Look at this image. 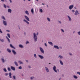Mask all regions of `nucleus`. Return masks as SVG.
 I'll return each instance as SVG.
<instances>
[{
    "mask_svg": "<svg viewBox=\"0 0 80 80\" xmlns=\"http://www.w3.org/2000/svg\"><path fill=\"white\" fill-rule=\"evenodd\" d=\"M34 78V77H32L31 78V80H32V79H33V78Z\"/></svg>",
    "mask_w": 80,
    "mask_h": 80,
    "instance_id": "39",
    "label": "nucleus"
},
{
    "mask_svg": "<svg viewBox=\"0 0 80 80\" xmlns=\"http://www.w3.org/2000/svg\"><path fill=\"white\" fill-rule=\"evenodd\" d=\"M47 20H48V21H49V22H50V19H49V18H47Z\"/></svg>",
    "mask_w": 80,
    "mask_h": 80,
    "instance_id": "29",
    "label": "nucleus"
},
{
    "mask_svg": "<svg viewBox=\"0 0 80 80\" xmlns=\"http://www.w3.org/2000/svg\"><path fill=\"white\" fill-rule=\"evenodd\" d=\"M58 57H59L60 58H63V56H59Z\"/></svg>",
    "mask_w": 80,
    "mask_h": 80,
    "instance_id": "28",
    "label": "nucleus"
},
{
    "mask_svg": "<svg viewBox=\"0 0 80 80\" xmlns=\"http://www.w3.org/2000/svg\"><path fill=\"white\" fill-rule=\"evenodd\" d=\"M23 21H24V22H26V23H27L28 24H29V22H28V21H27V20L25 19H24Z\"/></svg>",
    "mask_w": 80,
    "mask_h": 80,
    "instance_id": "11",
    "label": "nucleus"
},
{
    "mask_svg": "<svg viewBox=\"0 0 80 80\" xmlns=\"http://www.w3.org/2000/svg\"><path fill=\"white\" fill-rule=\"evenodd\" d=\"M9 76L10 78H12V73H11V72H9Z\"/></svg>",
    "mask_w": 80,
    "mask_h": 80,
    "instance_id": "14",
    "label": "nucleus"
},
{
    "mask_svg": "<svg viewBox=\"0 0 80 80\" xmlns=\"http://www.w3.org/2000/svg\"><path fill=\"white\" fill-rule=\"evenodd\" d=\"M16 77H15V76H13V78L14 80H15V79H16V78H15Z\"/></svg>",
    "mask_w": 80,
    "mask_h": 80,
    "instance_id": "33",
    "label": "nucleus"
},
{
    "mask_svg": "<svg viewBox=\"0 0 80 80\" xmlns=\"http://www.w3.org/2000/svg\"><path fill=\"white\" fill-rule=\"evenodd\" d=\"M72 12H75V10H72Z\"/></svg>",
    "mask_w": 80,
    "mask_h": 80,
    "instance_id": "48",
    "label": "nucleus"
},
{
    "mask_svg": "<svg viewBox=\"0 0 80 80\" xmlns=\"http://www.w3.org/2000/svg\"><path fill=\"white\" fill-rule=\"evenodd\" d=\"M70 55H72V54L70 53Z\"/></svg>",
    "mask_w": 80,
    "mask_h": 80,
    "instance_id": "60",
    "label": "nucleus"
},
{
    "mask_svg": "<svg viewBox=\"0 0 80 80\" xmlns=\"http://www.w3.org/2000/svg\"><path fill=\"white\" fill-rule=\"evenodd\" d=\"M14 63L15 65H16V66H17V67H18V64L17 63V62L16 61L14 62Z\"/></svg>",
    "mask_w": 80,
    "mask_h": 80,
    "instance_id": "18",
    "label": "nucleus"
},
{
    "mask_svg": "<svg viewBox=\"0 0 80 80\" xmlns=\"http://www.w3.org/2000/svg\"><path fill=\"white\" fill-rule=\"evenodd\" d=\"M46 6H47V7H48V6L47 5H46Z\"/></svg>",
    "mask_w": 80,
    "mask_h": 80,
    "instance_id": "55",
    "label": "nucleus"
},
{
    "mask_svg": "<svg viewBox=\"0 0 80 80\" xmlns=\"http://www.w3.org/2000/svg\"><path fill=\"white\" fill-rule=\"evenodd\" d=\"M45 69L46 70V71L47 72H49V69H48V68H47V67H45Z\"/></svg>",
    "mask_w": 80,
    "mask_h": 80,
    "instance_id": "6",
    "label": "nucleus"
},
{
    "mask_svg": "<svg viewBox=\"0 0 80 80\" xmlns=\"http://www.w3.org/2000/svg\"><path fill=\"white\" fill-rule=\"evenodd\" d=\"M8 70L9 71H10L11 70V69H10V68H8Z\"/></svg>",
    "mask_w": 80,
    "mask_h": 80,
    "instance_id": "37",
    "label": "nucleus"
},
{
    "mask_svg": "<svg viewBox=\"0 0 80 80\" xmlns=\"http://www.w3.org/2000/svg\"><path fill=\"white\" fill-rule=\"evenodd\" d=\"M61 30L62 32H64V30H63L62 29H61Z\"/></svg>",
    "mask_w": 80,
    "mask_h": 80,
    "instance_id": "45",
    "label": "nucleus"
},
{
    "mask_svg": "<svg viewBox=\"0 0 80 80\" xmlns=\"http://www.w3.org/2000/svg\"><path fill=\"white\" fill-rule=\"evenodd\" d=\"M54 47L55 48H57V49H59V48H58V47L57 46H54Z\"/></svg>",
    "mask_w": 80,
    "mask_h": 80,
    "instance_id": "12",
    "label": "nucleus"
},
{
    "mask_svg": "<svg viewBox=\"0 0 80 80\" xmlns=\"http://www.w3.org/2000/svg\"><path fill=\"white\" fill-rule=\"evenodd\" d=\"M29 43V42H28V41L26 42V44H27V43Z\"/></svg>",
    "mask_w": 80,
    "mask_h": 80,
    "instance_id": "46",
    "label": "nucleus"
},
{
    "mask_svg": "<svg viewBox=\"0 0 80 80\" xmlns=\"http://www.w3.org/2000/svg\"><path fill=\"white\" fill-rule=\"evenodd\" d=\"M4 72H7V70L6 69V68H4Z\"/></svg>",
    "mask_w": 80,
    "mask_h": 80,
    "instance_id": "31",
    "label": "nucleus"
},
{
    "mask_svg": "<svg viewBox=\"0 0 80 80\" xmlns=\"http://www.w3.org/2000/svg\"><path fill=\"white\" fill-rule=\"evenodd\" d=\"M3 23L4 25H7V23H6V21H3Z\"/></svg>",
    "mask_w": 80,
    "mask_h": 80,
    "instance_id": "20",
    "label": "nucleus"
},
{
    "mask_svg": "<svg viewBox=\"0 0 80 80\" xmlns=\"http://www.w3.org/2000/svg\"><path fill=\"white\" fill-rule=\"evenodd\" d=\"M40 12H43V10L42 9H40Z\"/></svg>",
    "mask_w": 80,
    "mask_h": 80,
    "instance_id": "36",
    "label": "nucleus"
},
{
    "mask_svg": "<svg viewBox=\"0 0 80 80\" xmlns=\"http://www.w3.org/2000/svg\"><path fill=\"white\" fill-rule=\"evenodd\" d=\"M2 19H4V20H5V17H4V16H2Z\"/></svg>",
    "mask_w": 80,
    "mask_h": 80,
    "instance_id": "32",
    "label": "nucleus"
},
{
    "mask_svg": "<svg viewBox=\"0 0 80 80\" xmlns=\"http://www.w3.org/2000/svg\"><path fill=\"white\" fill-rule=\"evenodd\" d=\"M6 38H7L8 42H9V43H10V39H9V38H8V37H7V36L6 37Z\"/></svg>",
    "mask_w": 80,
    "mask_h": 80,
    "instance_id": "16",
    "label": "nucleus"
},
{
    "mask_svg": "<svg viewBox=\"0 0 80 80\" xmlns=\"http://www.w3.org/2000/svg\"><path fill=\"white\" fill-rule=\"evenodd\" d=\"M60 63L61 64V65H63V62H62V61H61V60H60Z\"/></svg>",
    "mask_w": 80,
    "mask_h": 80,
    "instance_id": "24",
    "label": "nucleus"
},
{
    "mask_svg": "<svg viewBox=\"0 0 80 80\" xmlns=\"http://www.w3.org/2000/svg\"><path fill=\"white\" fill-rule=\"evenodd\" d=\"M0 33H3V32H2V31L1 30V29H0Z\"/></svg>",
    "mask_w": 80,
    "mask_h": 80,
    "instance_id": "41",
    "label": "nucleus"
},
{
    "mask_svg": "<svg viewBox=\"0 0 80 80\" xmlns=\"http://www.w3.org/2000/svg\"><path fill=\"white\" fill-rule=\"evenodd\" d=\"M10 46L11 47V48H12L15 49V47H14L12 46V44H10Z\"/></svg>",
    "mask_w": 80,
    "mask_h": 80,
    "instance_id": "19",
    "label": "nucleus"
},
{
    "mask_svg": "<svg viewBox=\"0 0 80 80\" xmlns=\"http://www.w3.org/2000/svg\"><path fill=\"white\" fill-rule=\"evenodd\" d=\"M1 60H2V62L3 63H4L5 62V60L4 59L2 58Z\"/></svg>",
    "mask_w": 80,
    "mask_h": 80,
    "instance_id": "26",
    "label": "nucleus"
},
{
    "mask_svg": "<svg viewBox=\"0 0 80 80\" xmlns=\"http://www.w3.org/2000/svg\"><path fill=\"white\" fill-rule=\"evenodd\" d=\"M73 7V5H72L71 6H70L69 7V8L70 9V10H72V8Z\"/></svg>",
    "mask_w": 80,
    "mask_h": 80,
    "instance_id": "9",
    "label": "nucleus"
},
{
    "mask_svg": "<svg viewBox=\"0 0 80 80\" xmlns=\"http://www.w3.org/2000/svg\"><path fill=\"white\" fill-rule=\"evenodd\" d=\"M2 2H5V0H1Z\"/></svg>",
    "mask_w": 80,
    "mask_h": 80,
    "instance_id": "49",
    "label": "nucleus"
},
{
    "mask_svg": "<svg viewBox=\"0 0 80 80\" xmlns=\"http://www.w3.org/2000/svg\"><path fill=\"white\" fill-rule=\"evenodd\" d=\"M78 33L79 35H80V31L78 32Z\"/></svg>",
    "mask_w": 80,
    "mask_h": 80,
    "instance_id": "38",
    "label": "nucleus"
},
{
    "mask_svg": "<svg viewBox=\"0 0 80 80\" xmlns=\"http://www.w3.org/2000/svg\"><path fill=\"white\" fill-rule=\"evenodd\" d=\"M7 35L8 37H9V38H10V34L8 33L7 34Z\"/></svg>",
    "mask_w": 80,
    "mask_h": 80,
    "instance_id": "30",
    "label": "nucleus"
},
{
    "mask_svg": "<svg viewBox=\"0 0 80 80\" xmlns=\"http://www.w3.org/2000/svg\"><path fill=\"white\" fill-rule=\"evenodd\" d=\"M48 43H49V44L51 45L52 46H53V43H52V42H48Z\"/></svg>",
    "mask_w": 80,
    "mask_h": 80,
    "instance_id": "13",
    "label": "nucleus"
},
{
    "mask_svg": "<svg viewBox=\"0 0 80 80\" xmlns=\"http://www.w3.org/2000/svg\"><path fill=\"white\" fill-rule=\"evenodd\" d=\"M8 75V73H5V75H6V76H7V75Z\"/></svg>",
    "mask_w": 80,
    "mask_h": 80,
    "instance_id": "42",
    "label": "nucleus"
},
{
    "mask_svg": "<svg viewBox=\"0 0 80 80\" xmlns=\"http://www.w3.org/2000/svg\"><path fill=\"white\" fill-rule=\"evenodd\" d=\"M6 31H7V32H10V31L9 30H7Z\"/></svg>",
    "mask_w": 80,
    "mask_h": 80,
    "instance_id": "52",
    "label": "nucleus"
},
{
    "mask_svg": "<svg viewBox=\"0 0 80 80\" xmlns=\"http://www.w3.org/2000/svg\"><path fill=\"white\" fill-rule=\"evenodd\" d=\"M38 32H37V35H38Z\"/></svg>",
    "mask_w": 80,
    "mask_h": 80,
    "instance_id": "53",
    "label": "nucleus"
},
{
    "mask_svg": "<svg viewBox=\"0 0 80 80\" xmlns=\"http://www.w3.org/2000/svg\"><path fill=\"white\" fill-rule=\"evenodd\" d=\"M8 12L12 13V10L10 9H9L8 10Z\"/></svg>",
    "mask_w": 80,
    "mask_h": 80,
    "instance_id": "17",
    "label": "nucleus"
},
{
    "mask_svg": "<svg viewBox=\"0 0 80 80\" xmlns=\"http://www.w3.org/2000/svg\"><path fill=\"white\" fill-rule=\"evenodd\" d=\"M25 17L26 18V20H28V21H30V19H29V18H28V17L26 16H25Z\"/></svg>",
    "mask_w": 80,
    "mask_h": 80,
    "instance_id": "4",
    "label": "nucleus"
},
{
    "mask_svg": "<svg viewBox=\"0 0 80 80\" xmlns=\"http://www.w3.org/2000/svg\"><path fill=\"white\" fill-rule=\"evenodd\" d=\"M12 53H13L14 55H17V52H16L15 51H14V50H12Z\"/></svg>",
    "mask_w": 80,
    "mask_h": 80,
    "instance_id": "5",
    "label": "nucleus"
},
{
    "mask_svg": "<svg viewBox=\"0 0 80 80\" xmlns=\"http://www.w3.org/2000/svg\"><path fill=\"white\" fill-rule=\"evenodd\" d=\"M25 13L26 14H27V15H29V13L27 11H25Z\"/></svg>",
    "mask_w": 80,
    "mask_h": 80,
    "instance_id": "22",
    "label": "nucleus"
},
{
    "mask_svg": "<svg viewBox=\"0 0 80 80\" xmlns=\"http://www.w3.org/2000/svg\"><path fill=\"white\" fill-rule=\"evenodd\" d=\"M19 47H20V48H23V45L20 44L19 45Z\"/></svg>",
    "mask_w": 80,
    "mask_h": 80,
    "instance_id": "25",
    "label": "nucleus"
},
{
    "mask_svg": "<svg viewBox=\"0 0 80 80\" xmlns=\"http://www.w3.org/2000/svg\"><path fill=\"white\" fill-rule=\"evenodd\" d=\"M40 49L42 53H44V51H43V49L42 48L40 47Z\"/></svg>",
    "mask_w": 80,
    "mask_h": 80,
    "instance_id": "2",
    "label": "nucleus"
},
{
    "mask_svg": "<svg viewBox=\"0 0 80 80\" xmlns=\"http://www.w3.org/2000/svg\"><path fill=\"white\" fill-rule=\"evenodd\" d=\"M49 64H51V63H49Z\"/></svg>",
    "mask_w": 80,
    "mask_h": 80,
    "instance_id": "64",
    "label": "nucleus"
},
{
    "mask_svg": "<svg viewBox=\"0 0 80 80\" xmlns=\"http://www.w3.org/2000/svg\"><path fill=\"white\" fill-rule=\"evenodd\" d=\"M73 77L74 78H75L76 79H77V78H78V77L77 76H76L74 75L73 76Z\"/></svg>",
    "mask_w": 80,
    "mask_h": 80,
    "instance_id": "23",
    "label": "nucleus"
},
{
    "mask_svg": "<svg viewBox=\"0 0 80 80\" xmlns=\"http://www.w3.org/2000/svg\"><path fill=\"white\" fill-rule=\"evenodd\" d=\"M53 68L54 71L55 72H57V70H56V67L55 66H54Z\"/></svg>",
    "mask_w": 80,
    "mask_h": 80,
    "instance_id": "3",
    "label": "nucleus"
},
{
    "mask_svg": "<svg viewBox=\"0 0 80 80\" xmlns=\"http://www.w3.org/2000/svg\"><path fill=\"white\" fill-rule=\"evenodd\" d=\"M34 35V41L35 42H37V36H36V34H35V33H33Z\"/></svg>",
    "mask_w": 80,
    "mask_h": 80,
    "instance_id": "1",
    "label": "nucleus"
},
{
    "mask_svg": "<svg viewBox=\"0 0 80 80\" xmlns=\"http://www.w3.org/2000/svg\"><path fill=\"white\" fill-rule=\"evenodd\" d=\"M4 7L6 8V5H5V4H4Z\"/></svg>",
    "mask_w": 80,
    "mask_h": 80,
    "instance_id": "43",
    "label": "nucleus"
},
{
    "mask_svg": "<svg viewBox=\"0 0 80 80\" xmlns=\"http://www.w3.org/2000/svg\"><path fill=\"white\" fill-rule=\"evenodd\" d=\"M9 1H10V3H12V1L11 0H9Z\"/></svg>",
    "mask_w": 80,
    "mask_h": 80,
    "instance_id": "50",
    "label": "nucleus"
},
{
    "mask_svg": "<svg viewBox=\"0 0 80 80\" xmlns=\"http://www.w3.org/2000/svg\"><path fill=\"white\" fill-rule=\"evenodd\" d=\"M31 12L33 14L34 12L33 11V9L32 8L31 10Z\"/></svg>",
    "mask_w": 80,
    "mask_h": 80,
    "instance_id": "21",
    "label": "nucleus"
},
{
    "mask_svg": "<svg viewBox=\"0 0 80 80\" xmlns=\"http://www.w3.org/2000/svg\"><path fill=\"white\" fill-rule=\"evenodd\" d=\"M20 63V64H23V63L22 62L20 61H19V62Z\"/></svg>",
    "mask_w": 80,
    "mask_h": 80,
    "instance_id": "34",
    "label": "nucleus"
},
{
    "mask_svg": "<svg viewBox=\"0 0 80 80\" xmlns=\"http://www.w3.org/2000/svg\"><path fill=\"white\" fill-rule=\"evenodd\" d=\"M42 5H45V4H44V3H42Z\"/></svg>",
    "mask_w": 80,
    "mask_h": 80,
    "instance_id": "56",
    "label": "nucleus"
},
{
    "mask_svg": "<svg viewBox=\"0 0 80 80\" xmlns=\"http://www.w3.org/2000/svg\"><path fill=\"white\" fill-rule=\"evenodd\" d=\"M45 45L46 46V47H47V44L46 43H45Z\"/></svg>",
    "mask_w": 80,
    "mask_h": 80,
    "instance_id": "47",
    "label": "nucleus"
},
{
    "mask_svg": "<svg viewBox=\"0 0 80 80\" xmlns=\"http://www.w3.org/2000/svg\"><path fill=\"white\" fill-rule=\"evenodd\" d=\"M7 50L8 51V52H9V53H11V50H10L8 48L7 49Z\"/></svg>",
    "mask_w": 80,
    "mask_h": 80,
    "instance_id": "15",
    "label": "nucleus"
},
{
    "mask_svg": "<svg viewBox=\"0 0 80 80\" xmlns=\"http://www.w3.org/2000/svg\"><path fill=\"white\" fill-rule=\"evenodd\" d=\"M38 56L39 57H40V58H41V59H43V56H41L40 55H39Z\"/></svg>",
    "mask_w": 80,
    "mask_h": 80,
    "instance_id": "10",
    "label": "nucleus"
},
{
    "mask_svg": "<svg viewBox=\"0 0 80 80\" xmlns=\"http://www.w3.org/2000/svg\"><path fill=\"white\" fill-rule=\"evenodd\" d=\"M31 0H28V1H30Z\"/></svg>",
    "mask_w": 80,
    "mask_h": 80,
    "instance_id": "62",
    "label": "nucleus"
},
{
    "mask_svg": "<svg viewBox=\"0 0 80 80\" xmlns=\"http://www.w3.org/2000/svg\"><path fill=\"white\" fill-rule=\"evenodd\" d=\"M37 2H38V0H36Z\"/></svg>",
    "mask_w": 80,
    "mask_h": 80,
    "instance_id": "58",
    "label": "nucleus"
},
{
    "mask_svg": "<svg viewBox=\"0 0 80 80\" xmlns=\"http://www.w3.org/2000/svg\"><path fill=\"white\" fill-rule=\"evenodd\" d=\"M59 22L60 23H62V22H61V21H59Z\"/></svg>",
    "mask_w": 80,
    "mask_h": 80,
    "instance_id": "51",
    "label": "nucleus"
},
{
    "mask_svg": "<svg viewBox=\"0 0 80 80\" xmlns=\"http://www.w3.org/2000/svg\"><path fill=\"white\" fill-rule=\"evenodd\" d=\"M78 11H76L74 15H78Z\"/></svg>",
    "mask_w": 80,
    "mask_h": 80,
    "instance_id": "7",
    "label": "nucleus"
},
{
    "mask_svg": "<svg viewBox=\"0 0 80 80\" xmlns=\"http://www.w3.org/2000/svg\"><path fill=\"white\" fill-rule=\"evenodd\" d=\"M22 67H21V66H20L19 67V69H22Z\"/></svg>",
    "mask_w": 80,
    "mask_h": 80,
    "instance_id": "40",
    "label": "nucleus"
},
{
    "mask_svg": "<svg viewBox=\"0 0 80 80\" xmlns=\"http://www.w3.org/2000/svg\"><path fill=\"white\" fill-rule=\"evenodd\" d=\"M36 56H37V55H36V54H34V57L35 58H36Z\"/></svg>",
    "mask_w": 80,
    "mask_h": 80,
    "instance_id": "44",
    "label": "nucleus"
},
{
    "mask_svg": "<svg viewBox=\"0 0 80 80\" xmlns=\"http://www.w3.org/2000/svg\"><path fill=\"white\" fill-rule=\"evenodd\" d=\"M75 33V31H74L73 32V33Z\"/></svg>",
    "mask_w": 80,
    "mask_h": 80,
    "instance_id": "59",
    "label": "nucleus"
},
{
    "mask_svg": "<svg viewBox=\"0 0 80 80\" xmlns=\"http://www.w3.org/2000/svg\"><path fill=\"white\" fill-rule=\"evenodd\" d=\"M11 68L12 70H13L14 71L15 70V68L14 67H13V66H11Z\"/></svg>",
    "mask_w": 80,
    "mask_h": 80,
    "instance_id": "8",
    "label": "nucleus"
},
{
    "mask_svg": "<svg viewBox=\"0 0 80 80\" xmlns=\"http://www.w3.org/2000/svg\"><path fill=\"white\" fill-rule=\"evenodd\" d=\"M0 40H1V41L2 42H4V40L3 39Z\"/></svg>",
    "mask_w": 80,
    "mask_h": 80,
    "instance_id": "35",
    "label": "nucleus"
},
{
    "mask_svg": "<svg viewBox=\"0 0 80 80\" xmlns=\"http://www.w3.org/2000/svg\"><path fill=\"white\" fill-rule=\"evenodd\" d=\"M23 1H24V2H25V0H23Z\"/></svg>",
    "mask_w": 80,
    "mask_h": 80,
    "instance_id": "61",
    "label": "nucleus"
},
{
    "mask_svg": "<svg viewBox=\"0 0 80 80\" xmlns=\"http://www.w3.org/2000/svg\"><path fill=\"white\" fill-rule=\"evenodd\" d=\"M28 67H29V68H31L30 66H28Z\"/></svg>",
    "mask_w": 80,
    "mask_h": 80,
    "instance_id": "57",
    "label": "nucleus"
},
{
    "mask_svg": "<svg viewBox=\"0 0 80 80\" xmlns=\"http://www.w3.org/2000/svg\"><path fill=\"white\" fill-rule=\"evenodd\" d=\"M68 17L69 19V21H72V19H71V18H70V17H69V16H68Z\"/></svg>",
    "mask_w": 80,
    "mask_h": 80,
    "instance_id": "27",
    "label": "nucleus"
},
{
    "mask_svg": "<svg viewBox=\"0 0 80 80\" xmlns=\"http://www.w3.org/2000/svg\"><path fill=\"white\" fill-rule=\"evenodd\" d=\"M26 61L27 62H28V60H26Z\"/></svg>",
    "mask_w": 80,
    "mask_h": 80,
    "instance_id": "54",
    "label": "nucleus"
},
{
    "mask_svg": "<svg viewBox=\"0 0 80 80\" xmlns=\"http://www.w3.org/2000/svg\"><path fill=\"white\" fill-rule=\"evenodd\" d=\"M75 8V9H76V8Z\"/></svg>",
    "mask_w": 80,
    "mask_h": 80,
    "instance_id": "63",
    "label": "nucleus"
}]
</instances>
